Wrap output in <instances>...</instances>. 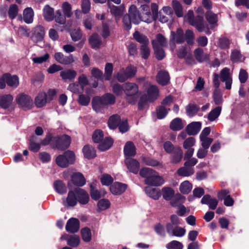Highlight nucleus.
<instances>
[{"label": "nucleus", "mask_w": 249, "mask_h": 249, "mask_svg": "<svg viewBox=\"0 0 249 249\" xmlns=\"http://www.w3.org/2000/svg\"><path fill=\"white\" fill-rule=\"evenodd\" d=\"M140 175L145 178V183L146 184L159 186L162 185L164 180L163 178L155 171L149 168H143L140 170Z\"/></svg>", "instance_id": "f257e3e1"}, {"label": "nucleus", "mask_w": 249, "mask_h": 249, "mask_svg": "<svg viewBox=\"0 0 249 249\" xmlns=\"http://www.w3.org/2000/svg\"><path fill=\"white\" fill-rule=\"evenodd\" d=\"M115 96L110 93H107L102 96H95L92 99L91 105L92 109L108 105H113L115 103Z\"/></svg>", "instance_id": "f03ea898"}, {"label": "nucleus", "mask_w": 249, "mask_h": 249, "mask_svg": "<svg viewBox=\"0 0 249 249\" xmlns=\"http://www.w3.org/2000/svg\"><path fill=\"white\" fill-rule=\"evenodd\" d=\"M75 160L74 153L70 150L65 152L63 154L58 155L55 159L56 164L62 168H66L73 164Z\"/></svg>", "instance_id": "7ed1b4c3"}, {"label": "nucleus", "mask_w": 249, "mask_h": 249, "mask_svg": "<svg viewBox=\"0 0 249 249\" xmlns=\"http://www.w3.org/2000/svg\"><path fill=\"white\" fill-rule=\"evenodd\" d=\"M71 142V137L68 135H63L53 138L52 142V145L59 150H63L69 147Z\"/></svg>", "instance_id": "20e7f679"}, {"label": "nucleus", "mask_w": 249, "mask_h": 249, "mask_svg": "<svg viewBox=\"0 0 249 249\" xmlns=\"http://www.w3.org/2000/svg\"><path fill=\"white\" fill-rule=\"evenodd\" d=\"M45 35V28L39 25L35 27L32 30L31 40L36 43L43 41Z\"/></svg>", "instance_id": "39448f33"}, {"label": "nucleus", "mask_w": 249, "mask_h": 249, "mask_svg": "<svg viewBox=\"0 0 249 249\" xmlns=\"http://www.w3.org/2000/svg\"><path fill=\"white\" fill-rule=\"evenodd\" d=\"M16 102L20 107L31 108L33 105V100L31 97L24 93L17 95Z\"/></svg>", "instance_id": "423d86ee"}, {"label": "nucleus", "mask_w": 249, "mask_h": 249, "mask_svg": "<svg viewBox=\"0 0 249 249\" xmlns=\"http://www.w3.org/2000/svg\"><path fill=\"white\" fill-rule=\"evenodd\" d=\"M185 41L184 34L183 30L181 28L177 29L176 32H171L170 42V44H173L175 46V43L177 44H182Z\"/></svg>", "instance_id": "0eeeda50"}, {"label": "nucleus", "mask_w": 249, "mask_h": 249, "mask_svg": "<svg viewBox=\"0 0 249 249\" xmlns=\"http://www.w3.org/2000/svg\"><path fill=\"white\" fill-rule=\"evenodd\" d=\"M54 59L59 63L63 65H69L74 61L72 54H70L69 56H64L62 53H56L54 55Z\"/></svg>", "instance_id": "6e6552de"}, {"label": "nucleus", "mask_w": 249, "mask_h": 249, "mask_svg": "<svg viewBox=\"0 0 249 249\" xmlns=\"http://www.w3.org/2000/svg\"><path fill=\"white\" fill-rule=\"evenodd\" d=\"M140 9L142 21L147 23L152 22L153 20L149 6L146 4H143L141 5Z\"/></svg>", "instance_id": "1a4fd4ad"}, {"label": "nucleus", "mask_w": 249, "mask_h": 249, "mask_svg": "<svg viewBox=\"0 0 249 249\" xmlns=\"http://www.w3.org/2000/svg\"><path fill=\"white\" fill-rule=\"evenodd\" d=\"M127 15L130 16L132 22L135 24H138L142 21L141 15L139 11L134 5H131L128 10V14Z\"/></svg>", "instance_id": "9d476101"}, {"label": "nucleus", "mask_w": 249, "mask_h": 249, "mask_svg": "<svg viewBox=\"0 0 249 249\" xmlns=\"http://www.w3.org/2000/svg\"><path fill=\"white\" fill-rule=\"evenodd\" d=\"M124 92L127 96H133L139 91L138 85L134 83L126 82L124 84Z\"/></svg>", "instance_id": "9b49d317"}, {"label": "nucleus", "mask_w": 249, "mask_h": 249, "mask_svg": "<svg viewBox=\"0 0 249 249\" xmlns=\"http://www.w3.org/2000/svg\"><path fill=\"white\" fill-rule=\"evenodd\" d=\"M6 83L8 86L12 88H17L19 84V78L17 75H12L7 72L3 74Z\"/></svg>", "instance_id": "f8f14e48"}, {"label": "nucleus", "mask_w": 249, "mask_h": 249, "mask_svg": "<svg viewBox=\"0 0 249 249\" xmlns=\"http://www.w3.org/2000/svg\"><path fill=\"white\" fill-rule=\"evenodd\" d=\"M194 55L196 60L199 63L208 62L210 60V54H204L203 49L200 47H198L194 51Z\"/></svg>", "instance_id": "ddd939ff"}, {"label": "nucleus", "mask_w": 249, "mask_h": 249, "mask_svg": "<svg viewBox=\"0 0 249 249\" xmlns=\"http://www.w3.org/2000/svg\"><path fill=\"white\" fill-rule=\"evenodd\" d=\"M34 103L37 108L44 107L46 104L49 103L47 99V94L44 91L39 92L35 97Z\"/></svg>", "instance_id": "4468645a"}, {"label": "nucleus", "mask_w": 249, "mask_h": 249, "mask_svg": "<svg viewBox=\"0 0 249 249\" xmlns=\"http://www.w3.org/2000/svg\"><path fill=\"white\" fill-rule=\"evenodd\" d=\"M157 81L161 86L167 85L170 82V76L168 71L161 70L158 72L156 76Z\"/></svg>", "instance_id": "2eb2a0df"}, {"label": "nucleus", "mask_w": 249, "mask_h": 249, "mask_svg": "<svg viewBox=\"0 0 249 249\" xmlns=\"http://www.w3.org/2000/svg\"><path fill=\"white\" fill-rule=\"evenodd\" d=\"M127 187L125 184L115 182L110 187V190L113 195H120L125 192Z\"/></svg>", "instance_id": "dca6fc26"}, {"label": "nucleus", "mask_w": 249, "mask_h": 249, "mask_svg": "<svg viewBox=\"0 0 249 249\" xmlns=\"http://www.w3.org/2000/svg\"><path fill=\"white\" fill-rule=\"evenodd\" d=\"M201 128V123L199 122H194L186 127V131L189 135H195L197 134Z\"/></svg>", "instance_id": "f3484780"}, {"label": "nucleus", "mask_w": 249, "mask_h": 249, "mask_svg": "<svg viewBox=\"0 0 249 249\" xmlns=\"http://www.w3.org/2000/svg\"><path fill=\"white\" fill-rule=\"evenodd\" d=\"M125 163L130 172L134 174L138 173L140 168V164L137 160L134 159L126 158Z\"/></svg>", "instance_id": "a211bd4d"}, {"label": "nucleus", "mask_w": 249, "mask_h": 249, "mask_svg": "<svg viewBox=\"0 0 249 249\" xmlns=\"http://www.w3.org/2000/svg\"><path fill=\"white\" fill-rule=\"evenodd\" d=\"M79 229V221L75 218H70L67 222L66 230L67 231L74 233L77 232Z\"/></svg>", "instance_id": "6ab92c4d"}, {"label": "nucleus", "mask_w": 249, "mask_h": 249, "mask_svg": "<svg viewBox=\"0 0 249 249\" xmlns=\"http://www.w3.org/2000/svg\"><path fill=\"white\" fill-rule=\"evenodd\" d=\"M14 97L11 94H4L0 96V107L7 109L12 105Z\"/></svg>", "instance_id": "aec40b11"}, {"label": "nucleus", "mask_w": 249, "mask_h": 249, "mask_svg": "<svg viewBox=\"0 0 249 249\" xmlns=\"http://www.w3.org/2000/svg\"><path fill=\"white\" fill-rule=\"evenodd\" d=\"M79 202L82 205L86 204L89 201V196L88 194L84 190L77 188L75 190Z\"/></svg>", "instance_id": "412c9836"}, {"label": "nucleus", "mask_w": 249, "mask_h": 249, "mask_svg": "<svg viewBox=\"0 0 249 249\" xmlns=\"http://www.w3.org/2000/svg\"><path fill=\"white\" fill-rule=\"evenodd\" d=\"M124 152L125 157L134 156L136 154V151L134 143L130 141L126 142L124 148Z\"/></svg>", "instance_id": "4be33fe9"}, {"label": "nucleus", "mask_w": 249, "mask_h": 249, "mask_svg": "<svg viewBox=\"0 0 249 249\" xmlns=\"http://www.w3.org/2000/svg\"><path fill=\"white\" fill-rule=\"evenodd\" d=\"M77 75V72L75 71L68 69L61 71L60 73V76L62 79L65 81L69 80L72 81Z\"/></svg>", "instance_id": "5701e85b"}, {"label": "nucleus", "mask_w": 249, "mask_h": 249, "mask_svg": "<svg viewBox=\"0 0 249 249\" xmlns=\"http://www.w3.org/2000/svg\"><path fill=\"white\" fill-rule=\"evenodd\" d=\"M155 57L158 60L160 61L165 57V53L162 47L156 44L155 42H152Z\"/></svg>", "instance_id": "b1692460"}, {"label": "nucleus", "mask_w": 249, "mask_h": 249, "mask_svg": "<svg viewBox=\"0 0 249 249\" xmlns=\"http://www.w3.org/2000/svg\"><path fill=\"white\" fill-rule=\"evenodd\" d=\"M54 9L49 5H46L43 9V16L47 21H52L54 19Z\"/></svg>", "instance_id": "393cba45"}, {"label": "nucleus", "mask_w": 249, "mask_h": 249, "mask_svg": "<svg viewBox=\"0 0 249 249\" xmlns=\"http://www.w3.org/2000/svg\"><path fill=\"white\" fill-rule=\"evenodd\" d=\"M184 126V122L179 118H176L172 120L169 125L170 128L175 131L182 129Z\"/></svg>", "instance_id": "a878e982"}, {"label": "nucleus", "mask_w": 249, "mask_h": 249, "mask_svg": "<svg viewBox=\"0 0 249 249\" xmlns=\"http://www.w3.org/2000/svg\"><path fill=\"white\" fill-rule=\"evenodd\" d=\"M147 96L149 98L150 102H152L158 98L159 96V89L155 85L150 86L147 89Z\"/></svg>", "instance_id": "bb28decb"}, {"label": "nucleus", "mask_w": 249, "mask_h": 249, "mask_svg": "<svg viewBox=\"0 0 249 249\" xmlns=\"http://www.w3.org/2000/svg\"><path fill=\"white\" fill-rule=\"evenodd\" d=\"M177 173L179 176L189 177L193 175L195 171L192 167L184 165V166L178 169Z\"/></svg>", "instance_id": "cd10ccee"}, {"label": "nucleus", "mask_w": 249, "mask_h": 249, "mask_svg": "<svg viewBox=\"0 0 249 249\" xmlns=\"http://www.w3.org/2000/svg\"><path fill=\"white\" fill-rule=\"evenodd\" d=\"M145 192L149 197L155 200H158L161 195L160 190L158 189L153 188L151 186L145 187Z\"/></svg>", "instance_id": "c85d7f7f"}, {"label": "nucleus", "mask_w": 249, "mask_h": 249, "mask_svg": "<svg viewBox=\"0 0 249 249\" xmlns=\"http://www.w3.org/2000/svg\"><path fill=\"white\" fill-rule=\"evenodd\" d=\"M89 44L91 47L94 49H97L100 47L102 42L97 34H93L89 38Z\"/></svg>", "instance_id": "c756f323"}, {"label": "nucleus", "mask_w": 249, "mask_h": 249, "mask_svg": "<svg viewBox=\"0 0 249 249\" xmlns=\"http://www.w3.org/2000/svg\"><path fill=\"white\" fill-rule=\"evenodd\" d=\"M71 181L76 185L83 186L86 183V179L83 175L80 173H75L71 177Z\"/></svg>", "instance_id": "7c9ffc66"}, {"label": "nucleus", "mask_w": 249, "mask_h": 249, "mask_svg": "<svg viewBox=\"0 0 249 249\" xmlns=\"http://www.w3.org/2000/svg\"><path fill=\"white\" fill-rule=\"evenodd\" d=\"M113 142V140L108 137H106L99 143L98 148L102 151H104L109 149Z\"/></svg>", "instance_id": "2f4dec72"}, {"label": "nucleus", "mask_w": 249, "mask_h": 249, "mask_svg": "<svg viewBox=\"0 0 249 249\" xmlns=\"http://www.w3.org/2000/svg\"><path fill=\"white\" fill-rule=\"evenodd\" d=\"M121 117L117 114L113 115L110 116L108 121V126L110 129H114L118 126Z\"/></svg>", "instance_id": "473e14b6"}, {"label": "nucleus", "mask_w": 249, "mask_h": 249, "mask_svg": "<svg viewBox=\"0 0 249 249\" xmlns=\"http://www.w3.org/2000/svg\"><path fill=\"white\" fill-rule=\"evenodd\" d=\"M213 100L215 105L218 106L213 109H222V107L219 105L223 102L222 95L219 89H215L213 93Z\"/></svg>", "instance_id": "72a5a7b5"}, {"label": "nucleus", "mask_w": 249, "mask_h": 249, "mask_svg": "<svg viewBox=\"0 0 249 249\" xmlns=\"http://www.w3.org/2000/svg\"><path fill=\"white\" fill-rule=\"evenodd\" d=\"M108 6L110 9V12L111 14L113 15L116 18H120L123 14L124 10V6L120 5L119 6L115 5H110L108 3Z\"/></svg>", "instance_id": "f704fd0d"}, {"label": "nucleus", "mask_w": 249, "mask_h": 249, "mask_svg": "<svg viewBox=\"0 0 249 249\" xmlns=\"http://www.w3.org/2000/svg\"><path fill=\"white\" fill-rule=\"evenodd\" d=\"M34 11L32 8L27 7L23 11V20L27 23H31L33 21Z\"/></svg>", "instance_id": "c9c22d12"}, {"label": "nucleus", "mask_w": 249, "mask_h": 249, "mask_svg": "<svg viewBox=\"0 0 249 249\" xmlns=\"http://www.w3.org/2000/svg\"><path fill=\"white\" fill-rule=\"evenodd\" d=\"M193 188V185L188 180H185L181 182L179 185V190L182 194H188L191 192Z\"/></svg>", "instance_id": "e433bc0d"}, {"label": "nucleus", "mask_w": 249, "mask_h": 249, "mask_svg": "<svg viewBox=\"0 0 249 249\" xmlns=\"http://www.w3.org/2000/svg\"><path fill=\"white\" fill-rule=\"evenodd\" d=\"M84 157L88 159H93L96 156L95 149L91 146L87 145L83 148Z\"/></svg>", "instance_id": "4c0bfd02"}, {"label": "nucleus", "mask_w": 249, "mask_h": 249, "mask_svg": "<svg viewBox=\"0 0 249 249\" xmlns=\"http://www.w3.org/2000/svg\"><path fill=\"white\" fill-rule=\"evenodd\" d=\"M133 37L138 42L142 44V45H148L149 44V40L147 36L138 31H136L133 34Z\"/></svg>", "instance_id": "58836bf2"}, {"label": "nucleus", "mask_w": 249, "mask_h": 249, "mask_svg": "<svg viewBox=\"0 0 249 249\" xmlns=\"http://www.w3.org/2000/svg\"><path fill=\"white\" fill-rule=\"evenodd\" d=\"M77 201V200L75 195L72 191H70L69 192L66 201L64 202V205L66 206L72 207L76 204Z\"/></svg>", "instance_id": "ea45409f"}, {"label": "nucleus", "mask_w": 249, "mask_h": 249, "mask_svg": "<svg viewBox=\"0 0 249 249\" xmlns=\"http://www.w3.org/2000/svg\"><path fill=\"white\" fill-rule=\"evenodd\" d=\"M162 195L164 199L171 200L175 195V191L171 187H165L162 189Z\"/></svg>", "instance_id": "a19ab883"}, {"label": "nucleus", "mask_w": 249, "mask_h": 249, "mask_svg": "<svg viewBox=\"0 0 249 249\" xmlns=\"http://www.w3.org/2000/svg\"><path fill=\"white\" fill-rule=\"evenodd\" d=\"M53 185L55 191L58 193L63 194L67 192L66 187L62 181H55L53 183Z\"/></svg>", "instance_id": "79ce46f5"}, {"label": "nucleus", "mask_w": 249, "mask_h": 249, "mask_svg": "<svg viewBox=\"0 0 249 249\" xmlns=\"http://www.w3.org/2000/svg\"><path fill=\"white\" fill-rule=\"evenodd\" d=\"M183 152L182 150L178 147L175 149L174 154L171 157L172 162L177 163L180 162L182 158Z\"/></svg>", "instance_id": "37998d69"}, {"label": "nucleus", "mask_w": 249, "mask_h": 249, "mask_svg": "<svg viewBox=\"0 0 249 249\" xmlns=\"http://www.w3.org/2000/svg\"><path fill=\"white\" fill-rule=\"evenodd\" d=\"M205 18L210 24H216L218 21L217 15L211 11H208L206 12Z\"/></svg>", "instance_id": "c03bdc74"}, {"label": "nucleus", "mask_w": 249, "mask_h": 249, "mask_svg": "<svg viewBox=\"0 0 249 249\" xmlns=\"http://www.w3.org/2000/svg\"><path fill=\"white\" fill-rule=\"evenodd\" d=\"M155 42L156 44L160 45L161 47L167 46V41L166 38L161 34H158L156 36V39L153 40L152 42Z\"/></svg>", "instance_id": "a18cd8bd"}, {"label": "nucleus", "mask_w": 249, "mask_h": 249, "mask_svg": "<svg viewBox=\"0 0 249 249\" xmlns=\"http://www.w3.org/2000/svg\"><path fill=\"white\" fill-rule=\"evenodd\" d=\"M110 206L109 201L106 199H102L97 203V211L101 212L107 209Z\"/></svg>", "instance_id": "49530a36"}, {"label": "nucleus", "mask_w": 249, "mask_h": 249, "mask_svg": "<svg viewBox=\"0 0 249 249\" xmlns=\"http://www.w3.org/2000/svg\"><path fill=\"white\" fill-rule=\"evenodd\" d=\"M113 70V64L111 63H107L105 68V80L106 81L109 80L112 74Z\"/></svg>", "instance_id": "de8ad7c7"}, {"label": "nucleus", "mask_w": 249, "mask_h": 249, "mask_svg": "<svg viewBox=\"0 0 249 249\" xmlns=\"http://www.w3.org/2000/svg\"><path fill=\"white\" fill-rule=\"evenodd\" d=\"M82 239L86 242H89L91 239V232L90 230L88 228L82 229L81 231Z\"/></svg>", "instance_id": "09e8293b"}, {"label": "nucleus", "mask_w": 249, "mask_h": 249, "mask_svg": "<svg viewBox=\"0 0 249 249\" xmlns=\"http://www.w3.org/2000/svg\"><path fill=\"white\" fill-rule=\"evenodd\" d=\"M230 45V40L226 37H222L218 40V45L220 49L225 50L229 49Z\"/></svg>", "instance_id": "8fccbe9b"}, {"label": "nucleus", "mask_w": 249, "mask_h": 249, "mask_svg": "<svg viewBox=\"0 0 249 249\" xmlns=\"http://www.w3.org/2000/svg\"><path fill=\"white\" fill-rule=\"evenodd\" d=\"M118 127L121 133H124L127 132L129 129L127 120L125 118H121V121L119 123Z\"/></svg>", "instance_id": "3c124183"}, {"label": "nucleus", "mask_w": 249, "mask_h": 249, "mask_svg": "<svg viewBox=\"0 0 249 249\" xmlns=\"http://www.w3.org/2000/svg\"><path fill=\"white\" fill-rule=\"evenodd\" d=\"M54 18L57 23L63 25L66 23V17L62 14V12L60 10L56 11L55 15H54Z\"/></svg>", "instance_id": "603ef678"}, {"label": "nucleus", "mask_w": 249, "mask_h": 249, "mask_svg": "<svg viewBox=\"0 0 249 249\" xmlns=\"http://www.w3.org/2000/svg\"><path fill=\"white\" fill-rule=\"evenodd\" d=\"M72 41L76 42L82 39L83 34L80 29L72 30L70 33Z\"/></svg>", "instance_id": "864d4df0"}, {"label": "nucleus", "mask_w": 249, "mask_h": 249, "mask_svg": "<svg viewBox=\"0 0 249 249\" xmlns=\"http://www.w3.org/2000/svg\"><path fill=\"white\" fill-rule=\"evenodd\" d=\"M230 69L227 67L223 68L221 71L220 73V78L222 82H224L225 81H227V80L232 78L230 75Z\"/></svg>", "instance_id": "5fc2aeb1"}, {"label": "nucleus", "mask_w": 249, "mask_h": 249, "mask_svg": "<svg viewBox=\"0 0 249 249\" xmlns=\"http://www.w3.org/2000/svg\"><path fill=\"white\" fill-rule=\"evenodd\" d=\"M90 101V98L89 96L86 95L84 94H80L79 95L78 102L83 106H87L89 105Z\"/></svg>", "instance_id": "6e6d98bb"}, {"label": "nucleus", "mask_w": 249, "mask_h": 249, "mask_svg": "<svg viewBox=\"0 0 249 249\" xmlns=\"http://www.w3.org/2000/svg\"><path fill=\"white\" fill-rule=\"evenodd\" d=\"M184 38L188 44L192 45L195 39V35L193 32L189 29L187 30L184 35Z\"/></svg>", "instance_id": "4d7b16f0"}, {"label": "nucleus", "mask_w": 249, "mask_h": 249, "mask_svg": "<svg viewBox=\"0 0 249 249\" xmlns=\"http://www.w3.org/2000/svg\"><path fill=\"white\" fill-rule=\"evenodd\" d=\"M62 7L65 16L67 18H71L72 16L71 5L68 2H64L62 4Z\"/></svg>", "instance_id": "13d9d810"}, {"label": "nucleus", "mask_w": 249, "mask_h": 249, "mask_svg": "<svg viewBox=\"0 0 249 249\" xmlns=\"http://www.w3.org/2000/svg\"><path fill=\"white\" fill-rule=\"evenodd\" d=\"M104 139L103 132L101 130H95L92 135L93 141L95 143H100Z\"/></svg>", "instance_id": "bf43d9fd"}, {"label": "nucleus", "mask_w": 249, "mask_h": 249, "mask_svg": "<svg viewBox=\"0 0 249 249\" xmlns=\"http://www.w3.org/2000/svg\"><path fill=\"white\" fill-rule=\"evenodd\" d=\"M79 237L77 235H73L68 239L67 244L72 247H76L79 245Z\"/></svg>", "instance_id": "052dcab7"}, {"label": "nucleus", "mask_w": 249, "mask_h": 249, "mask_svg": "<svg viewBox=\"0 0 249 249\" xmlns=\"http://www.w3.org/2000/svg\"><path fill=\"white\" fill-rule=\"evenodd\" d=\"M143 162L146 165L151 166H161V164L157 160L148 157H143Z\"/></svg>", "instance_id": "680f3d73"}, {"label": "nucleus", "mask_w": 249, "mask_h": 249, "mask_svg": "<svg viewBox=\"0 0 249 249\" xmlns=\"http://www.w3.org/2000/svg\"><path fill=\"white\" fill-rule=\"evenodd\" d=\"M18 13V6L15 4L11 5L8 11V16L9 18L11 19H13L17 16Z\"/></svg>", "instance_id": "e2e57ef3"}, {"label": "nucleus", "mask_w": 249, "mask_h": 249, "mask_svg": "<svg viewBox=\"0 0 249 249\" xmlns=\"http://www.w3.org/2000/svg\"><path fill=\"white\" fill-rule=\"evenodd\" d=\"M173 97L171 95L166 96L161 102V105L158 109H167L166 107L169 106L173 103Z\"/></svg>", "instance_id": "0e129e2a"}, {"label": "nucleus", "mask_w": 249, "mask_h": 249, "mask_svg": "<svg viewBox=\"0 0 249 249\" xmlns=\"http://www.w3.org/2000/svg\"><path fill=\"white\" fill-rule=\"evenodd\" d=\"M112 91L116 95H121L124 92V84L122 85L118 83L114 84L112 86Z\"/></svg>", "instance_id": "69168bd1"}, {"label": "nucleus", "mask_w": 249, "mask_h": 249, "mask_svg": "<svg viewBox=\"0 0 249 249\" xmlns=\"http://www.w3.org/2000/svg\"><path fill=\"white\" fill-rule=\"evenodd\" d=\"M242 58V54L240 51L234 50L231 52V60L233 63L239 62Z\"/></svg>", "instance_id": "338daca9"}, {"label": "nucleus", "mask_w": 249, "mask_h": 249, "mask_svg": "<svg viewBox=\"0 0 249 249\" xmlns=\"http://www.w3.org/2000/svg\"><path fill=\"white\" fill-rule=\"evenodd\" d=\"M167 249H182V244L177 241H172L166 245Z\"/></svg>", "instance_id": "774afa93"}]
</instances>
